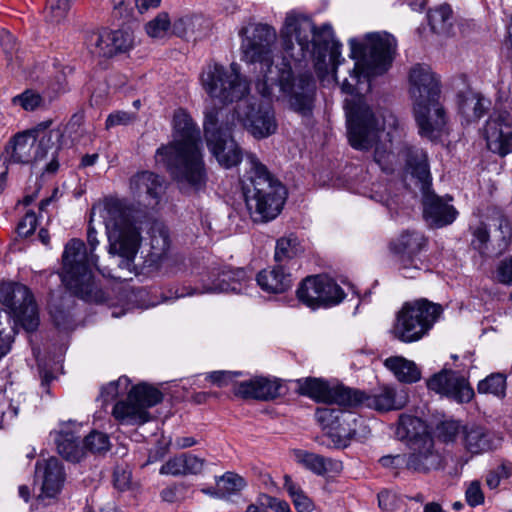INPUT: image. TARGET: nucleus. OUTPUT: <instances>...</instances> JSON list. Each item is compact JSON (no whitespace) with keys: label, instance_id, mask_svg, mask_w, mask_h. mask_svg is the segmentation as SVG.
<instances>
[{"label":"nucleus","instance_id":"nucleus-52","mask_svg":"<svg viewBox=\"0 0 512 512\" xmlns=\"http://www.w3.org/2000/svg\"><path fill=\"white\" fill-rule=\"evenodd\" d=\"M84 450H88L91 453H104L107 452L110 448V440L107 434L92 431L89 435H87L83 441Z\"/></svg>","mask_w":512,"mask_h":512},{"label":"nucleus","instance_id":"nucleus-4","mask_svg":"<svg viewBox=\"0 0 512 512\" xmlns=\"http://www.w3.org/2000/svg\"><path fill=\"white\" fill-rule=\"evenodd\" d=\"M245 165L247 168L242 186L252 220L260 223L274 220L281 213L287 199L285 186L254 154H246Z\"/></svg>","mask_w":512,"mask_h":512},{"label":"nucleus","instance_id":"nucleus-23","mask_svg":"<svg viewBox=\"0 0 512 512\" xmlns=\"http://www.w3.org/2000/svg\"><path fill=\"white\" fill-rule=\"evenodd\" d=\"M427 387L458 403H469L475 395L466 377L458 372L447 369H443L429 378Z\"/></svg>","mask_w":512,"mask_h":512},{"label":"nucleus","instance_id":"nucleus-46","mask_svg":"<svg viewBox=\"0 0 512 512\" xmlns=\"http://www.w3.org/2000/svg\"><path fill=\"white\" fill-rule=\"evenodd\" d=\"M452 10L449 5H441L428 12V21L433 32L448 33L452 26Z\"/></svg>","mask_w":512,"mask_h":512},{"label":"nucleus","instance_id":"nucleus-55","mask_svg":"<svg viewBox=\"0 0 512 512\" xmlns=\"http://www.w3.org/2000/svg\"><path fill=\"white\" fill-rule=\"evenodd\" d=\"M465 500L471 507H475L484 503L485 497L478 480L471 481L465 491Z\"/></svg>","mask_w":512,"mask_h":512},{"label":"nucleus","instance_id":"nucleus-51","mask_svg":"<svg viewBox=\"0 0 512 512\" xmlns=\"http://www.w3.org/2000/svg\"><path fill=\"white\" fill-rule=\"evenodd\" d=\"M69 0H48L45 18L48 22L58 24L63 21L70 8Z\"/></svg>","mask_w":512,"mask_h":512},{"label":"nucleus","instance_id":"nucleus-9","mask_svg":"<svg viewBox=\"0 0 512 512\" xmlns=\"http://www.w3.org/2000/svg\"><path fill=\"white\" fill-rule=\"evenodd\" d=\"M201 85L208 96L222 104L242 101L250 91V84L240 73V67L233 62L229 68L210 63L202 71Z\"/></svg>","mask_w":512,"mask_h":512},{"label":"nucleus","instance_id":"nucleus-21","mask_svg":"<svg viewBox=\"0 0 512 512\" xmlns=\"http://www.w3.org/2000/svg\"><path fill=\"white\" fill-rule=\"evenodd\" d=\"M251 277L243 268H229L218 273L217 278L211 283L203 284L201 288L182 286L175 291V298L193 296L204 293L233 292L242 293L246 290Z\"/></svg>","mask_w":512,"mask_h":512},{"label":"nucleus","instance_id":"nucleus-22","mask_svg":"<svg viewBox=\"0 0 512 512\" xmlns=\"http://www.w3.org/2000/svg\"><path fill=\"white\" fill-rule=\"evenodd\" d=\"M132 43L131 34L124 30L102 29L90 32L86 36V45L89 51L102 58H111L125 53L132 47Z\"/></svg>","mask_w":512,"mask_h":512},{"label":"nucleus","instance_id":"nucleus-26","mask_svg":"<svg viewBox=\"0 0 512 512\" xmlns=\"http://www.w3.org/2000/svg\"><path fill=\"white\" fill-rule=\"evenodd\" d=\"M51 122L41 123L38 126L37 132L42 128V134H37L39 140L36 142L34 150V161H41L50 159L46 164L44 171L47 173H55L59 168L57 155L60 150L59 142L63 137V132L60 128H55L46 131Z\"/></svg>","mask_w":512,"mask_h":512},{"label":"nucleus","instance_id":"nucleus-41","mask_svg":"<svg viewBox=\"0 0 512 512\" xmlns=\"http://www.w3.org/2000/svg\"><path fill=\"white\" fill-rule=\"evenodd\" d=\"M457 99L459 111L468 121L480 119L490 105L488 99L470 90L459 93Z\"/></svg>","mask_w":512,"mask_h":512},{"label":"nucleus","instance_id":"nucleus-8","mask_svg":"<svg viewBox=\"0 0 512 512\" xmlns=\"http://www.w3.org/2000/svg\"><path fill=\"white\" fill-rule=\"evenodd\" d=\"M418 428H424L417 417L401 416L397 434L410 440V453L407 454V470L413 473L428 474L444 467V458L435 448L433 438L428 434L419 435Z\"/></svg>","mask_w":512,"mask_h":512},{"label":"nucleus","instance_id":"nucleus-35","mask_svg":"<svg viewBox=\"0 0 512 512\" xmlns=\"http://www.w3.org/2000/svg\"><path fill=\"white\" fill-rule=\"evenodd\" d=\"M362 423L361 417L350 411H345L338 423L333 426L332 430L326 432V435L335 447L346 448L350 441L358 436V425Z\"/></svg>","mask_w":512,"mask_h":512},{"label":"nucleus","instance_id":"nucleus-53","mask_svg":"<svg viewBox=\"0 0 512 512\" xmlns=\"http://www.w3.org/2000/svg\"><path fill=\"white\" fill-rule=\"evenodd\" d=\"M344 413L345 411L337 408L322 407L316 410L315 418L322 428L328 432L333 429V426L338 423L339 418Z\"/></svg>","mask_w":512,"mask_h":512},{"label":"nucleus","instance_id":"nucleus-34","mask_svg":"<svg viewBox=\"0 0 512 512\" xmlns=\"http://www.w3.org/2000/svg\"><path fill=\"white\" fill-rule=\"evenodd\" d=\"M285 268L276 264L271 268L261 270L256 276L257 284L267 293H284L292 286L291 274Z\"/></svg>","mask_w":512,"mask_h":512},{"label":"nucleus","instance_id":"nucleus-48","mask_svg":"<svg viewBox=\"0 0 512 512\" xmlns=\"http://www.w3.org/2000/svg\"><path fill=\"white\" fill-rule=\"evenodd\" d=\"M506 390V378L501 373H494L481 380L477 385L480 394H493L504 397Z\"/></svg>","mask_w":512,"mask_h":512},{"label":"nucleus","instance_id":"nucleus-32","mask_svg":"<svg viewBox=\"0 0 512 512\" xmlns=\"http://www.w3.org/2000/svg\"><path fill=\"white\" fill-rule=\"evenodd\" d=\"M37 136L32 131L16 134L6 147L5 160L14 164H28L34 161Z\"/></svg>","mask_w":512,"mask_h":512},{"label":"nucleus","instance_id":"nucleus-38","mask_svg":"<svg viewBox=\"0 0 512 512\" xmlns=\"http://www.w3.org/2000/svg\"><path fill=\"white\" fill-rule=\"evenodd\" d=\"M465 449L472 454H481L493 449L490 433L482 426L466 425L462 428Z\"/></svg>","mask_w":512,"mask_h":512},{"label":"nucleus","instance_id":"nucleus-18","mask_svg":"<svg viewBox=\"0 0 512 512\" xmlns=\"http://www.w3.org/2000/svg\"><path fill=\"white\" fill-rule=\"evenodd\" d=\"M349 44L352 57H367V63L376 73H383L388 69L396 50V40L388 33L368 34L365 43L351 39Z\"/></svg>","mask_w":512,"mask_h":512},{"label":"nucleus","instance_id":"nucleus-42","mask_svg":"<svg viewBox=\"0 0 512 512\" xmlns=\"http://www.w3.org/2000/svg\"><path fill=\"white\" fill-rule=\"evenodd\" d=\"M384 366L403 383H414L420 380L421 372L417 365L402 356H391L384 361Z\"/></svg>","mask_w":512,"mask_h":512},{"label":"nucleus","instance_id":"nucleus-28","mask_svg":"<svg viewBox=\"0 0 512 512\" xmlns=\"http://www.w3.org/2000/svg\"><path fill=\"white\" fill-rule=\"evenodd\" d=\"M130 190L140 201L154 207L164 192L163 179L150 171L137 173L130 179Z\"/></svg>","mask_w":512,"mask_h":512},{"label":"nucleus","instance_id":"nucleus-15","mask_svg":"<svg viewBox=\"0 0 512 512\" xmlns=\"http://www.w3.org/2000/svg\"><path fill=\"white\" fill-rule=\"evenodd\" d=\"M296 296L311 309L339 304L345 297L343 289L326 275L307 276L301 281Z\"/></svg>","mask_w":512,"mask_h":512},{"label":"nucleus","instance_id":"nucleus-33","mask_svg":"<svg viewBox=\"0 0 512 512\" xmlns=\"http://www.w3.org/2000/svg\"><path fill=\"white\" fill-rule=\"evenodd\" d=\"M210 22L200 14H185L177 16L172 21V35L190 40L206 35Z\"/></svg>","mask_w":512,"mask_h":512},{"label":"nucleus","instance_id":"nucleus-58","mask_svg":"<svg viewBox=\"0 0 512 512\" xmlns=\"http://www.w3.org/2000/svg\"><path fill=\"white\" fill-rule=\"evenodd\" d=\"M159 474L164 476H183L181 453L170 457L159 469Z\"/></svg>","mask_w":512,"mask_h":512},{"label":"nucleus","instance_id":"nucleus-27","mask_svg":"<svg viewBox=\"0 0 512 512\" xmlns=\"http://www.w3.org/2000/svg\"><path fill=\"white\" fill-rule=\"evenodd\" d=\"M422 205L425 220L435 227L451 224L458 215L453 205L436 195L431 189L422 192Z\"/></svg>","mask_w":512,"mask_h":512},{"label":"nucleus","instance_id":"nucleus-62","mask_svg":"<svg viewBox=\"0 0 512 512\" xmlns=\"http://www.w3.org/2000/svg\"><path fill=\"white\" fill-rule=\"evenodd\" d=\"M496 278L500 283L512 286V256L499 262Z\"/></svg>","mask_w":512,"mask_h":512},{"label":"nucleus","instance_id":"nucleus-36","mask_svg":"<svg viewBox=\"0 0 512 512\" xmlns=\"http://www.w3.org/2000/svg\"><path fill=\"white\" fill-rule=\"evenodd\" d=\"M406 165L411 175L417 179L421 192L430 190L431 174L427 153L420 148H405Z\"/></svg>","mask_w":512,"mask_h":512},{"label":"nucleus","instance_id":"nucleus-5","mask_svg":"<svg viewBox=\"0 0 512 512\" xmlns=\"http://www.w3.org/2000/svg\"><path fill=\"white\" fill-rule=\"evenodd\" d=\"M105 226L108 235V252L111 256L118 255V270L110 269L117 275L126 277L123 281L130 279L134 272V258L138 252L141 233L136 226L135 210L126 201L117 198H109L105 201Z\"/></svg>","mask_w":512,"mask_h":512},{"label":"nucleus","instance_id":"nucleus-49","mask_svg":"<svg viewBox=\"0 0 512 512\" xmlns=\"http://www.w3.org/2000/svg\"><path fill=\"white\" fill-rule=\"evenodd\" d=\"M146 32L150 37L162 38L169 31L172 32V21L166 12L159 13L154 19L145 26Z\"/></svg>","mask_w":512,"mask_h":512},{"label":"nucleus","instance_id":"nucleus-17","mask_svg":"<svg viewBox=\"0 0 512 512\" xmlns=\"http://www.w3.org/2000/svg\"><path fill=\"white\" fill-rule=\"evenodd\" d=\"M511 239V222L500 210H493L487 223H480L474 228L472 245L482 253L490 244L493 251L500 254L509 247Z\"/></svg>","mask_w":512,"mask_h":512},{"label":"nucleus","instance_id":"nucleus-63","mask_svg":"<svg viewBox=\"0 0 512 512\" xmlns=\"http://www.w3.org/2000/svg\"><path fill=\"white\" fill-rule=\"evenodd\" d=\"M407 462V454L385 455L379 459L381 466L389 469H407Z\"/></svg>","mask_w":512,"mask_h":512},{"label":"nucleus","instance_id":"nucleus-30","mask_svg":"<svg viewBox=\"0 0 512 512\" xmlns=\"http://www.w3.org/2000/svg\"><path fill=\"white\" fill-rule=\"evenodd\" d=\"M378 127L377 136L371 146L362 148L361 150H368L375 147L374 159L382 165L386 157H389L388 150L393 146L394 141H400L404 135V128L400 125L399 120L394 115H388L384 118L383 124L388 128V131L381 129L379 120L376 118Z\"/></svg>","mask_w":512,"mask_h":512},{"label":"nucleus","instance_id":"nucleus-57","mask_svg":"<svg viewBox=\"0 0 512 512\" xmlns=\"http://www.w3.org/2000/svg\"><path fill=\"white\" fill-rule=\"evenodd\" d=\"M462 428L457 421L442 422L438 426L439 438L445 443L453 442Z\"/></svg>","mask_w":512,"mask_h":512},{"label":"nucleus","instance_id":"nucleus-39","mask_svg":"<svg viewBox=\"0 0 512 512\" xmlns=\"http://www.w3.org/2000/svg\"><path fill=\"white\" fill-rule=\"evenodd\" d=\"M35 408L31 397L25 393H19L15 397L7 400L0 399V425L8 424L18 415L30 414Z\"/></svg>","mask_w":512,"mask_h":512},{"label":"nucleus","instance_id":"nucleus-7","mask_svg":"<svg viewBox=\"0 0 512 512\" xmlns=\"http://www.w3.org/2000/svg\"><path fill=\"white\" fill-rule=\"evenodd\" d=\"M276 86L291 110L303 116L311 114L316 94V85L311 74L294 76L290 64L283 61L282 67L268 69V74L256 80L257 92L267 99L273 98Z\"/></svg>","mask_w":512,"mask_h":512},{"label":"nucleus","instance_id":"nucleus-64","mask_svg":"<svg viewBox=\"0 0 512 512\" xmlns=\"http://www.w3.org/2000/svg\"><path fill=\"white\" fill-rule=\"evenodd\" d=\"M236 375L237 373L230 371H214L209 373L206 376V379L211 381L213 384H216L218 387H224L232 382L234 376Z\"/></svg>","mask_w":512,"mask_h":512},{"label":"nucleus","instance_id":"nucleus-43","mask_svg":"<svg viewBox=\"0 0 512 512\" xmlns=\"http://www.w3.org/2000/svg\"><path fill=\"white\" fill-rule=\"evenodd\" d=\"M55 443L58 453L68 461L79 462L84 454V445L81 446L78 437L71 431H59L55 434Z\"/></svg>","mask_w":512,"mask_h":512},{"label":"nucleus","instance_id":"nucleus-29","mask_svg":"<svg viewBox=\"0 0 512 512\" xmlns=\"http://www.w3.org/2000/svg\"><path fill=\"white\" fill-rule=\"evenodd\" d=\"M281 384L277 379L254 377L237 383L234 394L243 399L268 401L280 395Z\"/></svg>","mask_w":512,"mask_h":512},{"label":"nucleus","instance_id":"nucleus-40","mask_svg":"<svg viewBox=\"0 0 512 512\" xmlns=\"http://www.w3.org/2000/svg\"><path fill=\"white\" fill-rule=\"evenodd\" d=\"M294 456L299 464L316 475L322 476L328 472H339L342 468L338 461L304 450H295Z\"/></svg>","mask_w":512,"mask_h":512},{"label":"nucleus","instance_id":"nucleus-31","mask_svg":"<svg viewBox=\"0 0 512 512\" xmlns=\"http://www.w3.org/2000/svg\"><path fill=\"white\" fill-rule=\"evenodd\" d=\"M36 475L42 479V493L47 497H54L59 493L65 481L63 465L55 457L38 461Z\"/></svg>","mask_w":512,"mask_h":512},{"label":"nucleus","instance_id":"nucleus-50","mask_svg":"<svg viewBox=\"0 0 512 512\" xmlns=\"http://www.w3.org/2000/svg\"><path fill=\"white\" fill-rule=\"evenodd\" d=\"M245 486V480L233 472H227L217 480L218 491L223 495L237 493Z\"/></svg>","mask_w":512,"mask_h":512},{"label":"nucleus","instance_id":"nucleus-25","mask_svg":"<svg viewBox=\"0 0 512 512\" xmlns=\"http://www.w3.org/2000/svg\"><path fill=\"white\" fill-rule=\"evenodd\" d=\"M426 239L424 235L418 231L403 232L397 243L395 251L399 254V269L405 278L413 279L420 271V267L413 265L407 266V262H414L415 256L425 247Z\"/></svg>","mask_w":512,"mask_h":512},{"label":"nucleus","instance_id":"nucleus-1","mask_svg":"<svg viewBox=\"0 0 512 512\" xmlns=\"http://www.w3.org/2000/svg\"><path fill=\"white\" fill-rule=\"evenodd\" d=\"M201 136L197 124L184 109L173 115V140L156 151V162L162 163L171 177L183 188L201 189L206 172L201 153Z\"/></svg>","mask_w":512,"mask_h":512},{"label":"nucleus","instance_id":"nucleus-54","mask_svg":"<svg viewBox=\"0 0 512 512\" xmlns=\"http://www.w3.org/2000/svg\"><path fill=\"white\" fill-rule=\"evenodd\" d=\"M183 476L199 475L203 472L206 460L192 453H181Z\"/></svg>","mask_w":512,"mask_h":512},{"label":"nucleus","instance_id":"nucleus-2","mask_svg":"<svg viewBox=\"0 0 512 512\" xmlns=\"http://www.w3.org/2000/svg\"><path fill=\"white\" fill-rule=\"evenodd\" d=\"M282 37L287 56L296 62L304 60L308 55L313 57L319 76L328 72L327 57L333 70L341 63V44L334 39L329 24L316 28L310 18L292 11L286 15Z\"/></svg>","mask_w":512,"mask_h":512},{"label":"nucleus","instance_id":"nucleus-10","mask_svg":"<svg viewBox=\"0 0 512 512\" xmlns=\"http://www.w3.org/2000/svg\"><path fill=\"white\" fill-rule=\"evenodd\" d=\"M228 113L223 108L212 107L205 111L204 136L207 147L220 166L229 169L237 166L243 153L236 141L231 137V123Z\"/></svg>","mask_w":512,"mask_h":512},{"label":"nucleus","instance_id":"nucleus-6","mask_svg":"<svg viewBox=\"0 0 512 512\" xmlns=\"http://www.w3.org/2000/svg\"><path fill=\"white\" fill-rule=\"evenodd\" d=\"M97 262V255L87 251L82 240L73 238L64 248L61 277L67 288L77 297L86 302L104 303L106 294L93 281L92 267H96L107 278L124 280L126 277L113 273L109 267L99 266Z\"/></svg>","mask_w":512,"mask_h":512},{"label":"nucleus","instance_id":"nucleus-37","mask_svg":"<svg viewBox=\"0 0 512 512\" xmlns=\"http://www.w3.org/2000/svg\"><path fill=\"white\" fill-rule=\"evenodd\" d=\"M112 413L122 424L142 425L150 420V413L136 399H130V393L125 401L115 404Z\"/></svg>","mask_w":512,"mask_h":512},{"label":"nucleus","instance_id":"nucleus-11","mask_svg":"<svg viewBox=\"0 0 512 512\" xmlns=\"http://www.w3.org/2000/svg\"><path fill=\"white\" fill-rule=\"evenodd\" d=\"M442 312L440 304L427 299L405 303L397 313L391 333L401 342H416L428 333Z\"/></svg>","mask_w":512,"mask_h":512},{"label":"nucleus","instance_id":"nucleus-45","mask_svg":"<svg viewBox=\"0 0 512 512\" xmlns=\"http://www.w3.org/2000/svg\"><path fill=\"white\" fill-rule=\"evenodd\" d=\"M130 399H136L148 411V408L159 404L163 400V394L159 389L141 383L130 390Z\"/></svg>","mask_w":512,"mask_h":512},{"label":"nucleus","instance_id":"nucleus-20","mask_svg":"<svg viewBox=\"0 0 512 512\" xmlns=\"http://www.w3.org/2000/svg\"><path fill=\"white\" fill-rule=\"evenodd\" d=\"M483 136L489 151L500 157L512 153V114L502 108H494L483 128Z\"/></svg>","mask_w":512,"mask_h":512},{"label":"nucleus","instance_id":"nucleus-16","mask_svg":"<svg viewBox=\"0 0 512 512\" xmlns=\"http://www.w3.org/2000/svg\"><path fill=\"white\" fill-rule=\"evenodd\" d=\"M239 102L235 109L238 120L254 138L264 139L276 132L278 124L270 104L254 98Z\"/></svg>","mask_w":512,"mask_h":512},{"label":"nucleus","instance_id":"nucleus-47","mask_svg":"<svg viewBox=\"0 0 512 512\" xmlns=\"http://www.w3.org/2000/svg\"><path fill=\"white\" fill-rule=\"evenodd\" d=\"M150 244L152 253L161 258L170 248L168 229L161 223H155L150 230Z\"/></svg>","mask_w":512,"mask_h":512},{"label":"nucleus","instance_id":"nucleus-13","mask_svg":"<svg viewBox=\"0 0 512 512\" xmlns=\"http://www.w3.org/2000/svg\"><path fill=\"white\" fill-rule=\"evenodd\" d=\"M242 37L241 49L245 61L258 64V77L268 74V69L278 68L273 64V49L277 34L275 29L262 23H250L239 32Z\"/></svg>","mask_w":512,"mask_h":512},{"label":"nucleus","instance_id":"nucleus-61","mask_svg":"<svg viewBox=\"0 0 512 512\" xmlns=\"http://www.w3.org/2000/svg\"><path fill=\"white\" fill-rule=\"evenodd\" d=\"M136 118V115L133 113H128L125 111H116L108 115L106 119V129H110L119 125H128L132 123Z\"/></svg>","mask_w":512,"mask_h":512},{"label":"nucleus","instance_id":"nucleus-3","mask_svg":"<svg viewBox=\"0 0 512 512\" xmlns=\"http://www.w3.org/2000/svg\"><path fill=\"white\" fill-rule=\"evenodd\" d=\"M409 93L421 137L431 141L444 133L447 117L441 105L440 80L428 65L416 64L409 73Z\"/></svg>","mask_w":512,"mask_h":512},{"label":"nucleus","instance_id":"nucleus-19","mask_svg":"<svg viewBox=\"0 0 512 512\" xmlns=\"http://www.w3.org/2000/svg\"><path fill=\"white\" fill-rule=\"evenodd\" d=\"M295 390L300 395L309 397L316 402L348 406L357 401L361 394L343 385L330 386L321 378L306 377L295 380Z\"/></svg>","mask_w":512,"mask_h":512},{"label":"nucleus","instance_id":"nucleus-59","mask_svg":"<svg viewBox=\"0 0 512 512\" xmlns=\"http://www.w3.org/2000/svg\"><path fill=\"white\" fill-rule=\"evenodd\" d=\"M37 227V217L35 212L29 211L17 226V233L21 237H28L35 231Z\"/></svg>","mask_w":512,"mask_h":512},{"label":"nucleus","instance_id":"nucleus-44","mask_svg":"<svg viewBox=\"0 0 512 512\" xmlns=\"http://www.w3.org/2000/svg\"><path fill=\"white\" fill-rule=\"evenodd\" d=\"M302 248L296 236L289 235L277 240L274 260L276 264L286 267L292 262L300 253Z\"/></svg>","mask_w":512,"mask_h":512},{"label":"nucleus","instance_id":"nucleus-14","mask_svg":"<svg viewBox=\"0 0 512 512\" xmlns=\"http://www.w3.org/2000/svg\"><path fill=\"white\" fill-rule=\"evenodd\" d=\"M0 303L25 331L33 332L38 328V306L33 293L26 285L16 282L1 283Z\"/></svg>","mask_w":512,"mask_h":512},{"label":"nucleus","instance_id":"nucleus-56","mask_svg":"<svg viewBox=\"0 0 512 512\" xmlns=\"http://www.w3.org/2000/svg\"><path fill=\"white\" fill-rule=\"evenodd\" d=\"M41 102H42L41 96L31 90H27V91L23 92L22 94L15 96L13 98L14 104L20 105L23 109H25L27 111H29V110L32 111V110L36 109L37 107L40 106Z\"/></svg>","mask_w":512,"mask_h":512},{"label":"nucleus","instance_id":"nucleus-12","mask_svg":"<svg viewBox=\"0 0 512 512\" xmlns=\"http://www.w3.org/2000/svg\"><path fill=\"white\" fill-rule=\"evenodd\" d=\"M341 90L350 96L344 101L349 143L355 149L368 148L377 136L376 116L363 96L353 94L355 88L347 79Z\"/></svg>","mask_w":512,"mask_h":512},{"label":"nucleus","instance_id":"nucleus-60","mask_svg":"<svg viewBox=\"0 0 512 512\" xmlns=\"http://www.w3.org/2000/svg\"><path fill=\"white\" fill-rule=\"evenodd\" d=\"M186 492V486L184 484H174L164 488L160 496L163 501L168 503H174L184 498Z\"/></svg>","mask_w":512,"mask_h":512},{"label":"nucleus","instance_id":"nucleus-24","mask_svg":"<svg viewBox=\"0 0 512 512\" xmlns=\"http://www.w3.org/2000/svg\"><path fill=\"white\" fill-rule=\"evenodd\" d=\"M361 397L355 402L348 404L349 407L364 404L368 408L380 412H387L392 410H400L405 407L408 402V395L405 391H396L391 385L379 386L373 394H366L357 390Z\"/></svg>","mask_w":512,"mask_h":512}]
</instances>
